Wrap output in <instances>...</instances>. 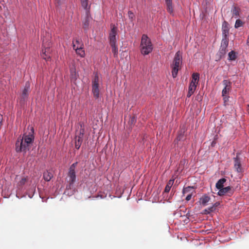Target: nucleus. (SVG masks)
Listing matches in <instances>:
<instances>
[{"mask_svg": "<svg viewBox=\"0 0 249 249\" xmlns=\"http://www.w3.org/2000/svg\"><path fill=\"white\" fill-rule=\"evenodd\" d=\"M32 133H34V129L31 128ZM34 136L33 134H24L21 137H19L16 142V151L17 152L26 153L29 150L31 143L33 142Z\"/></svg>", "mask_w": 249, "mask_h": 249, "instance_id": "1", "label": "nucleus"}, {"mask_svg": "<svg viewBox=\"0 0 249 249\" xmlns=\"http://www.w3.org/2000/svg\"><path fill=\"white\" fill-rule=\"evenodd\" d=\"M78 162H75L71 165L69 168L68 176L66 178V190H71L73 188V184L76 181L75 168Z\"/></svg>", "mask_w": 249, "mask_h": 249, "instance_id": "2", "label": "nucleus"}, {"mask_svg": "<svg viewBox=\"0 0 249 249\" xmlns=\"http://www.w3.org/2000/svg\"><path fill=\"white\" fill-rule=\"evenodd\" d=\"M140 48L141 53L143 55L148 54L153 50V46L151 40L146 35L142 36Z\"/></svg>", "mask_w": 249, "mask_h": 249, "instance_id": "3", "label": "nucleus"}, {"mask_svg": "<svg viewBox=\"0 0 249 249\" xmlns=\"http://www.w3.org/2000/svg\"><path fill=\"white\" fill-rule=\"evenodd\" d=\"M182 64V54L178 51L176 53L174 58L173 64L171 67L172 68V74L173 78L177 76L178 70L180 69Z\"/></svg>", "mask_w": 249, "mask_h": 249, "instance_id": "4", "label": "nucleus"}, {"mask_svg": "<svg viewBox=\"0 0 249 249\" xmlns=\"http://www.w3.org/2000/svg\"><path fill=\"white\" fill-rule=\"evenodd\" d=\"M99 81V76L96 73L95 74L94 77L92 81V93L94 97L96 99L98 98L100 95Z\"/></svg>", "mask_w": 249, "mask_h": 249, "instance_id": "5", "label": "nucleus"}, {"mask_svg": "<svg viewBox=\"0 0 249 249\" xmlns=\"http://www.w3.org/2000/svg\"><path fill=\"white\" fill-rule=\"evenodd\" d=\"M47 40L43 39L42 40V57L46 60H49L51 58L50 54V42L48 43Z\"/></svg>", "mask_w": 249, "mask_h": 249, "instance_id": "6", "label": "nucleus"}, {"mask_svg": "<svg viewBox=\"0 0 249 249\" xmlns=\"http://www.w3.org/2000/svg\"><path fill=\"white\" fill-rule=\"evenodd\" d=\"M234 192V189L232 187L230 186H227L226 187H223L218 192V195L219 196H222L224 195H227L229 196H231Z\"/></svg>", "mask_w": 249, "mask_h": 249, "instance_id": "7", "label": "nucleus"}, {"mask_svg": "<svg viewBox=\"0 0 249 249\" xmlns=\"http://www.w3.org/2000/svg\"><path fill=\"white\" fill-rule=\"evenodd\" d=\"M84 129L82 128V125H81V128L79 131L78 135H76L75 137V148L77 149H79L83 140V136L84 134Z\"/></svg>", "mask_w": 249, "mask_h": 249, "instance_id": "8", "label": "nucleus"}, {"mask_svg": "<svg viewBox=\"0 0 249 249\" xmlns=\"http://www.w3.org/2000/svg\"><path fill=\"white\" fill-rule=\"evenodd\" d=\"M239 153H237L236 157L234 158L233 160L235 170L238 173H241L243 172V168L241 167V160L239 158Z\"/></svg>", "mask_w": 249, "mask_h": 249, "instance_id": "9", "label": "nucleus"}, {"mask_svg": "<svg viewBox=\"0 0 249 249\" xmlns=\"http://www.w3.org/2000/svg\"><path fill=\"white\" fill-rule=\"evenodd\" d=\"M117 34V29L114 25H111V31L109 33V43H116V35Z\"/></svg>", "mask_w": 249, "mask_h": 249, "instance_id": "10", "label": "nucleus"}, {"mask_svg": "<svg viewBox=\"0 0 249 249\" xmlns=\"http://www.w3.org/2000/svg\"><path fill=\"white\" fill-rule=\"evenodd\" d=\"M223 84L225 87L222 90V94L223 97V99H225L227 98V95L231 89V83L227 80H224L223 81Z\"/></svg>", "mask_w": 249, "mask_h": 249, "instance_id": "11", "label": "nucleus"}, {"mask_svg": "<svg viewBox=\"0 0 249 249\" xmlns=\"http://www.w3.org/2000/svg\"><path fill=\"white\" fill-rule=\"evenodd\" d=\"M30 84L29 82H26L21 94V101H25L28 98L29 93L30 92Z\"/></svg>", "mask_w": 249, "mask_h": 249, "instance_id": "12", "label": "nucleus"}, {"mask_svg": "<svg viewBox=\"0 0 249 249\" xmlns=\"http://www.w3.org/2000/svg\"><path fill=\"white\" fill-rule=\"evenodd\" d=\"M72 44L73 49L75 50L76 53L81 57H84L85 56V51L82 47L83 44L76 46V44H74V41H72Z\"/></svg>", "mask_w": 249, "mask_h": 249, "instance_id": "13", "label": "nucleus"}, {"mask_svg": "<svg viewBox=\"0 0 249 249\" xmlns=\"http://www.w3.org/2000/svg\"><path fill=\"white\" fill-rule=\"evenodd\" d=\"M222 31L223 36H228L229 34V27L228 23L224 21L222 25Z\"/></svg>", "mask_w": 249, "mask_h": 249, "instance_id": "14", "label": "nucleus"}, {"mask_svg": "<svg viewBox=\"0 0 249 249\" xmlns=\"http://www.w3.org/2000/svg\"><path fill=\"white\" fill-rule=\"evenodd\" d=\"M28 180L27 177L22 178L18 182L17 187L18 190H20L22 188L23 186L26 183Z\"/></svg>", "mask_w": 249, "mask_h": 249, "instance_id": "15", "label": "nucleus"}, {"mask_svg": "<svg viewBox=\"0 0 249 249\" xmlns=\"http://www.w3.org/2000/svg\"><path fill=\"white\" fill-rule=\"evenodd\" d=\"M199 79V74L197 73H194L192 75V79L190 84L197 85Z\"/></svg>", "mask_w": 249, "mask_h": 249, "instance_id": "16", "label": "nucleus"}, {"mask_svg": "<svg viewBox=\"0 0 249 249\" xmlns=\"http://www.w3.org/2000/svg\"><path fill=\"white\" fill-rule=\"evenodd\" d=\"M196 85H193L190 84L189 87V90L188 92L187 93V97L189 98L191 97V96L194 93L196 89Z\"/></svg>", "mask_w": 249, "mask_h": 249, "instance_id": "17", "label": "nucleus"}, {"mask_svg": "<svg viewBox=\"0 0 249 249\" xmlns=\"http://www.w3.org/2000/svg\"><path fill=\"white\" fill-rule=\"evenodd\" d=\"M211 198L209 196L206 195H204L200 199V203L203 206H206L208 202L210 200Z\"/></svg>", "mask_w": 249, "mask_h": 249, "instance_id": "18", "label": "nucleus"}, {"mask_svg": "<svg viewBox=\"0 0 249 249\" xmlns=\"http://www.w3.org/2000/svg\"><path fill=\"white\" fill-rule=\"evenodd\" d=\"M165 2L167 6V10L170 14L173 13V7L172 5V0H165Z\"/></svg>", "mask_w": 249, "mask_h": 249, "instance_id": "19", "label": "nucleus"}, {"mask_svg": "<svg viewBox=\"0 0 249 249\" xmlns=\"http://www.w3.org/2000/svg\"><path fill=\"white\" fill-rule=\"evenodd\" d=\"M240 11V8L234 6L231 9V13L232 17L237 18L239 16V12Z\"/></svg>", "mask_w": 249, "mask_h": 249, "instance_id": "20", "label": "nucleus"}, {"mask_svg": "<svg viewBox=\"0 0 249 249\" xmlns=\"http://www.w3.org/2000/svg\"><path fill=\"white\" fill-rule=\"evenodd\" d=\"M53 177V175L52 172L46 171L43 173V178L46 181H50Z\"/></svg>", "mask_w": 249, "mask_h": 249, "instance_id": "21", "label": "nucleus"}, {"mask_svg": "<svg viewBox=\"0 0 249 249\" xmlns=\"http://www.w3.org/2000/svg\"><path fill=\"white\" fill-rule=\"evenodd\" d=\"M226 181V179L225 178H222L218 180L215 185L216 188L220 190L222 188L224 187V184Z\"/></svg>", "mask_w": 249, "mask_h": 249, "instance_id": "22", "label": "nucleus"}, {"mask_svg": "<svg viewBox=\"0 0 249 249\" xmlns=\"http://www.w3.org/2000/svg\"><path fill=\"white\" fill-rule=\"evenodd\" d=\"M174 182V179H170L168 182H167L166 186H165V189H164V193H168L170 189H171V187L172 186L173 183Z\"/></svg>", "mask_w": 249, "mask_h": 249, "instance_id": "23", "label": "nucleus"}, {"mask_svg": "<svg viewBox=\"0 0 249 249\" xmlns=\"http://www.w3.org/2000/svg\"><path fill=\"white\" fill-rule=\"evenodd\" d=\"M229 44V38L228 36H223V38L221 41V47L227 48Z\"/></svg>", "mask_w": 249, "mask_h": 249, "instance_id": "24", "label": "nucleus"}, {"mask_svg": "<svg viewBox=\"0 0 249 249\" xmlns=\"http://www.w3.org/2000/svg\"><path fill=\"white\" fill-rule=\"evenodd\" d=\"M116 43H110V45L112 48V52L114 54V56L115 57H117L118 55V47L116 45Z\"/></svg>", "mask_w": 249, "mask_h": 249, "instance_id": "25", "label": "nucleus"}, {"mask_svg": "<svg viewBox=\"0 0 249 249\" xmlns=\"http://www.w3.org/2000/svg\"><path fill=\"white\" fill-rule=\"evenodd\" d=\"M219 204H220V203L219 202L215 203L212 207L208 208V210H207V209L205 210V213H209L211 212H213L215 210V207H217Z\"/></svg>", "mask_w": 249, "mask_h": 249, "instance_id": "26", "label": "nucleus"}, {"mask_svg": "<svg viewBox=\"0 0 249 249\" xmlns=\"http://www.w3.org/2000/svg\"><path fill=\"white\" fill-rule=\"evenodd\" d=\"M71 77L72 80H76L77 79V74L75 68H72L71 70Z\"/></svg>", "mask_w": 249, "mask_h": 249, "instance_id": "27", "label": "nucleus"}, {"mask_svg": "<svg viewBox=\"0 0 249 249\" xmlns=\"http://www.w3.org/2000/svg\"><path fill=\"white\" fill-rule=\"evenodd\" d=\"M228 56L229 59L230 60H234L236 58L235 53L233 51L229 53Z\"/></svg>", "mask_w": 249, "mask_h": 249, "instance_id": "28", "label": "nucleus"}, {"mask_svg": "<svg viewBox=\"0 0 249 249\" xmlns=\"http://www.w3.org/2000/svg\"><path fill=\"white\" fill-rule=\"evenodd\" d=\"M244 24V22L240 19H238L236 20L235 23L234 25V27L235 28H238L241 26H242Z\"/></svg>", "mask_w": 249, "mask_h": 249, "instance_id": "29", "label": "nucleus"}, {"mask_svg": "<svg viewBox=\"0 0 249 249\" xmlns=\"http://www.w3.org/2000/svg\"><path fill=\"white\" fill-rule=\"evenodd\" d=\"M128 18L131 20V21H133L135 19V16L131 11H129L128 12Z\"/></svg>", "mask_w": 249, "mask_h": 249, "instance_id": "30", "label": "nucleus"}, {"mask_svg": "<svg viewBox=\"0 0 249 249\" xmlns=\"http://www.w3.org/2000/svg\"><path fill=\"white\" fill-rule=\"evenodd\" d=\"M82 6L86 10H88V0H81Z\"/></svg>", "mask_w": 249, "mask_h": 249, "instance_id": "31", "label": "nucleus"}, {"mask_svg": "<svg viewBox=\"0 0 249 249\" xmlns=\"http://www.w3.org/2000/svg\"><path fill=\"white\" fill-rule=\"evenodd\" d=\"M89 18L87 15L86 20L83 23V28L85 29H87L89 27Z\"/></svg>", "mask_w": 249, "mask_h": 249, "instance_id": "32", "label": "nucleus"}, {"mask_svg": "<svg viewBox=\"0 0 249 249\" xmlns=\"http://www.w3.org/2000/svg\"><path fill=\"white\" fill-rule=\"evenodd\" d=\"M136 122V118H135V117L133 116V117H131L130 120L129 121L128 123L131 125H133L135 124Z\"/></svg>", "mask_w": 249, "mask_h": 249, "instance_id": "33", "label": "nucleus"}, {"mask_svg": "<svg viewBox=\"0 0 249 249\" xmlns=\"http://www.w3.org/2000/svg\"><path fill=\"white\" fill-rule=\"evenodd\" d=\"M193 188V187H190V186H188L187 187L184 188L183 189V191H182V193L183 194H184L186 193L189 192L190 191V190L192 189Z\"/></svg>", "mask_w": 249, "mask_h": 249, "instance_id": "34", "label": "nucleus"}, {"mask_svg": "<svg viewBox=\"0 0 249 249\" xmlns=\"http://www.w3.org/2000/svg\"><path fill=\"white\" fill-rule=\"evenodd\" d=\"M73 41H74V44H75V43L77 44L78 45V46H80V45H81V44H83L81 43V39L79 38H75L74 39H73Z\"/></svg>", "mask_w": 249, "mask_h": 249, "instance_id": "35", "label": "nucleus"}, {"mask_svg": "<svg viewBox=\"0 0 249 249\" xmlns=\"http://www.w3.org/2000/svg\"><path fill=\"white\" fill-rule=\"evenodd\" d=\"M226 49H227L226 48L221 47V46H220V51H220V53L221 54H225L226 53Z\"/></svg>", "mask_w": 249, "mask_h": 249, "instance_id": "36", "label": "nucleus"}, {"mask_svg": "<svg viewBox=\"0 0 249 249\" xmlns=\"http://www.w3.org/2000/svg\"><path fill=\"white\" fill-rule=\"evenodd\" d=\"M192 194H189V195H188L186 197V200L187 201H189V200H190L191 199V198H192Z\"/></svg>", "mask_w": 249, "mask_h": 249, "instance_id": "37", "label": "nucleus"}, {"mask_svg": "<svg viewBox=\"0 0 249 249\" xmlns=\"http://www.w3.org/2000/svg\"><path fill=\"white\" fill-rule=\"evenodd\" d=\"M55 0L57 2V3L59 5H60V4H61L62 3L63 0Z\"/></svg>", "mask_w": 249, "mask_h": 249, "instance_id": "38", "label": "nucleus"}, {"mask_svg": "<svg viewBox=\"0 0 249 249\" xmlns=\"http://www.w3.org/2000/svg\"><path fill=\"white\" fill-rule=\"evenodd\" d=\"M181 136H178L177 137V141H180V140L181 139Z\"/></svg>", "mask_w": 249, "mask_h": 249, "instance_id": "39", "label": "nucleus"}, {"mask_svg": "<svg viewBox=\"0 0 249 249\" xmlns=\"http://www.w3.org/2000/svg\"><path fill=\"white\" fill-rule=\"evenodd\" d=\"M248 112L249 114V104L248 105Z\"/></svg>", "mask_w": 249, "mask_h": 249, "instance_id": "40", "label": "nucleus"}, {"mask_svg": "<svg viewBox=\"0 0 249 249\" xmlns=\"http://www.w3.org/2000/svg\"><path fill=\"white\" fill-rule=\"evenodd\" d=\"M228 99V97L227 96V98H225L224 100L225 102H226L227 101V100Z\"/></svg>", "mask_w": 249, "mask_h": 249, "instance_id": "41", "label": "nucleus"}, {"mask_svg": "<svg viewBox=\"0 0 249 249\" xmlns=\"http://www.w3.org/2000/svg\"><path fill=\"white\" fill-rule=\"evenodd\" d=\"M18 176H17L16 178L18 179Z\"/></svg>", "mask_w": 249, "mask_h": 249, "instance_id": "42", "label": "nucleus"}]
</instances>
